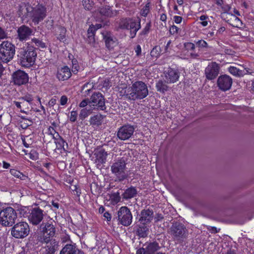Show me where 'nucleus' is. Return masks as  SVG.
<instances>
[{
    "instance_id": "nucleus-50",
    "label": "nucleus",
    "mask_w": 254,
    "mask_h": 254,
    "mask_svg": "<svg viewBox=\"0 0 254 254\" xmlns=\"http://www.w3.org/2000/svg\"><path fill=\"white\" fill-rule=\"evenodd\" d=\"M77 113L76 111H72L70 112V121L74 122L76 120Z\"/></svg>"
},
{
    "instance_id": "nucleus-2",
    "label": "nucleus",
    "mask_w": 254,
    "mask_h": 254,
    "mask_svg": "<svg viewBox=\"0 0 254 254\" xmlns=\"http://www.w3.org/2000/svg\"><path fill=\"white\" fill-rule=\"evenodd\" d=\"M148 95V89L147 85L142 81H137L128 87L125 96L127 99L135 101L143 99Z\"/></svg>"
},
{
    "instance_id": "nucleus-45",
    "label": "nucleus",
    "mask_w": 254,
    "mask_h": 254,
    "mask_svg": "<svg viewBox=\"0 0 254 254\" xmlns=\"http://www.w3.org/2000/svg\"><path fill=\"white\" fill-rule=\"evenodd\" d=\"M19 99L22 100V101H24V102L25 101H26L30 104L31 103L32 101L33 100L32 95L30 94H27L24 96L20 98Z\"/></svg>"
},
{
    "instance_id": "nucleus-13",
    "label": "nucleus",
    "mask_w": 254,
    "mask_h": 254,
    "mask_svg": "<svg viewBox=\"0 0 254 254\" xmlns=\"http://www.w3.org/2000/svg\"><path fill=\"white\" fill-rule=\"evenodd\" d=\"M44 216V211L39 207L33 208L28 216V220L30 223L34 225H37L43 219Z\"/></svg>"
},
{
    "instance_id": "nucleus-34",
    "label": "nucleus",
    "mask_w": 254,
    "mask_h": 254,
    "mask_svg": "<svg viewBox=\"0 0 254 254\" xmlns=\"http://www.w3.org/2000/svg\"><path fill=\"white\" fill-rule=\"evenodd\" d=\"M130 19L129 18L121 19L119 22V28L121 29L128 30Z\"/></svg>"
},
{
    "instance_id": "nucleus-38",
    "label": "nucleus",
    "mask_w": 254,
    "mask_h": 254,
    "mask_svg": "<svg viewBox=\"0 0 254 254\" xmlns=\"http://www.w3.org/2000/svg\"><path fill=\"white\" fill-rule=\"evenodd\" d=\"M110 199L114 202H119L121 200L120 193L119 192L112 193L110 194Z\"/></svg>"
},
{
    "instance_id": "nucleus-6",
    "label": "nucleus",
    "mask_w": 254,
    "mask_h": 254,
    "mask_svg": "<svg viewBox=\"0 0 254 254\" xmlns=\"http://www.w3.org/2000/svg\"><path fill=\"white\" fill-rule=\"evenodd\" d=\"M169 233L174 241L181 243L187 237L188 230L183 224L176 222L173 223Z\"/></svg>"
},
{
    "instance_id": "nucleus-28",
    "label": "nucleus",
    "mask_w": 254,
    "mask_h": 254,
    "mask_svg": "<svg viewBox=\"0 0 254 254\" xmlns=\"http://www.w3.org/2000/svg\"><path fill=\"white\" fill-rule=\"evenodd\" d=\"M98 11L101 15L107 17H112L117 14V11H113L111 8L108 5L99 7Z\"/></svg>"
},
{
    "instance_id": "nucleus-37",
    "label": "nucleus",
    "mask_w": 254,
    "mask_h": 254,
    "mask_svg": "<svg viewBox=\"0 0 254 254\" xmlns=\"http://www.w3.org/2000/svg\"><path fill=\"white\" fill-rule=\"evenodd\" d=\"M54 138L55 139V143L57 145V147L58 149L61 148L63 145V144L64 143V140L63 138H62L59 134V133L56 134V136H54Z\"/></svg>"
},
{
    "instance_id": "nucleus-12",
    "label": "nucleus",
    "mask_w": 254,
    "mask_h": 254,
    "mask_svg": "<svg viewBox=\"0 0 254 254\" xmlns=\"http://www.w3.org/2000/svg\"><path fill=\"white\" fill-rule=\"evenodd\" d=\"M135 127L130 125H125L119 128L117 132V136L122 140L129 139L133 135Z\"/></svg>"
},
{
    "instance_id": "nucleus-20",
    "label": "nucleus",
    "mask_w": 254,
    "mask_h": 254,
    "mask_svg": "<svg viewBox=\"0 0 254 254\" xmlns=\"http://www.w3.org/2000/svg\"><path fill=\"white\" fill-rule=\"evenodd\" d=\"M60 254H83L82 251L77 248L75 244H67L61 250Z\"/></svg>"
},
{
    "instance_id": "nucleus-14",
    "label": "nucleus",
    "mask_w": 254,
    "mask_h": 254,
    "mask_svg": "<svg viewBox=\"0 0 254 254\" xmlns=\"http://www.w3.org/2000/svg\"><path fill=\"white\" fill-rule=\"evenodd\" d=\"M90 103L101 110L106 109L104 97L100 92H95L92 95L90 98Z\"/></svg>"
},
{
    "instance_id": "nucleus-24",
    "label": "nucleus",
    "mask_w": 254,
    "mask_h": 254,
    "mask_svg": "<svg viewBox=\"0 0 254 254\" xmlns=\"http://www.w3.org/2000/svg\"><path fill=\"white\" fill-rule=\"evenodd\" d=\"M141 28L140 20L138 22L136 21L134 19L130 18V22H129L128 30H130V35L131 38L135 37L136 32Z\"/></svg>"
},
{
    "instance_id": "nucleus-44",
    "label": "nucleus",
    "mask_w": 254,
    "mask_h": 254,
    "mask_svg": "<svg viewBox=\"0 0 254 254\" xmlns=\"http://www.w3.org/2000/svg\"><path fill=\"white\" fill-rule=\"evenodd\" d=\"M196 45L199 47V48H207L208 47V44L207 43V42L206 41H205L204 40H198L196 43Z\"/></svg>"
},
{
    "instance_id": "nucleus-48",
    "label": "nucleus",
    "mask_w": 254,
    "mask_h": 254,
    "mask_svg": "<svg viewBox=\"0 0 254 254\" xmlns=\"http://www.w3.org/2000/svg\"><path fill=\"white\" fill-rule=\"evenodd\" d=\"M149 11V4H146V5L141 9V14L143 16H146Z\"/></svg>"
},
{
    "instance_id": "nucleus-27",
    "label": "nucleus",
    "mask_w": 254,
    "mask_h": 254,
    "mask_svg": "<svg viewBox=\"0 0 254 254\" xmlns=\"http://www.w3.org/2000/svg\"><path fill=\"white\" fill-rule=\"evenodd\" d=\"M33 7L30 6H20L18 10V14L20 16L25 18H31Z\"/></svg>"
},
{
    "instance_id": "nucleus-64",
    "label": "nucleus",
    "mask_w": 254,
    "mask_h": 254,
    "mask_svg": "<svg viewBox=\"0 0 254 254\" xmlns=\"http://www.w3.org/2000/svg\"><path fill=\"white\" fill-rule=\"evenodd\" d=\"M57 102V100L55 98H52L49 102L48 105L50 107L54 106Z\"/></svg>"
},
{
    "instance_id": "nucleus-4",
    "label": "nucleus",
    "mask_w": 254,
    "mask_h": 254,
    "mask_svg": "<svg viewBox=\"0 0 254 254\" xmlns=\"http://www.w3.org/2000/svg\"><path fill=\"white\" fill-rule=\"evenodd\" d=\"M15 53V47L12 43L5 41L0 44V61L8 63L13 58Z\"/></svg>"
},
{
    "instance_id": "nucleus-9",
    "label": "nucleus",
    "mask_w": 254,
    "mask_h": 254,
    "mask_svg": "<svg viewBox=\"0 0 254 254\" xmlns=\"http://www.w3.org/2000/svg\"><path fill=\"white\" fill-rule=\"evenodd\" d=\"M46 8L41 4H38L33 7L31 19L34 23L38 24L46 17Z\"/></svg>"
},
{
    "instance_id": "nucleus-52",
    "label": "nucleus",
    "mask_w": 254,
    "mask_h": 254,
    "mask_svg": "<svg viewBox=\"0 0 254 254\" xmlns=\"http://www.w3.org/2000/svg\"><path fill=\"white\" fill-rule=\"evenodd\" d=\"M54 21L52 19H49L46 22V27L49 30H52L53 28Z\"/></svg>"
},
{
    "instance_id": "nucleus-62",
    "label": "nucleus",
    "mask_w": 254,
    "mask_h": 254,
    "mask_svg": "<svg viewBox=\"0 0 254 254\" xmlns=\"http://www.w3.org/2000/svg\"><path fill=\"white\" fill-rule=\"evenodd\" d=\"M208 229L210 232H211L212 233H217L220 231V229H217V228H216L215 227H211V226H210L208 228Z\"/></svg>"
},
{
    "instance_id": "nucleus-33",
    "label": "nucleus",
    "mask_w": 254,
    "mask_h": 254,
    "mask_svg": "<svg viewBox=\"0 0 254 254\" xmlns=\"http://www.w3.org/2000/svg\"><path fill=\"white\" fill-rule=\"evenodd\" d=\"M103 117L101 114H97L91 117L89 122L93 126H99L102 124Z\"/></svg>"
},
{
    "instance_id": "nucleus-23",
    "label": "nucleus",
    "mask_w": 254,
    "mask_h": 254,
    "mask_svg": "<svg viewBox=\"0 0 254 254\" xmlns=\"http://www.w3.org/2000/svg\"><path fill=\"white\" fill-rule=\"evenodd\" d=\"M226 18H229L227 22L234 27L241 28L243 27V23L242 21L235 15L227 13Z\"/></svg>"
},
{
    "instance_id": "nucleus-55",
    "label": "nucleus",
    "mask_w": 254,
    "mask_h": 254,
    "mask_svg": "<svg viewBox=\"0 0 254 254\" xmlns=\"http://www.w3.org/2000/svg\"><path fill=\"white\" fill-rule=\"evenodd\" d=\"M179 28L175 25L172 26L170 28V32L171 34H175L178 33Z\"/></svg>"
},
{
    "instance_id": "nucleus-54",
    "label": "nucleus",
    "mask_w": 254,
    "mask_h": 254,
    "mask_svg": "<svg viewBox=\"0 0 254 254\" xmlns=\"http://www.w3.org/2000/svg\"><path fill=\"white\" fill-rule=\"evenodd\" d=\"M30 158L33 160H36L38 158V154L35 150H32L29 153Z\"/></svg>"
},
{
    "instance_id": "nucleus-61",
    "label": "nucleus",
    "mask_w": 254,
    "mask_h": 254,
    "mask_svg": "<svg viewBox=\"0 0 254 254\" xmlns=\"http://www.w3.org/2000/svg\"><path fill=\"white\" fill-rule=\"evenodd\" d=\"M173 19L176 23L179 24L182 21V17L180 16H174Z\"/></svg>"
},
{
    "instance_id": "nucleus-32",
    "label": "nucleus",
    "mask_w": 254,
    "mask_h": 254,
    "mask_svg": "<svg viewBox=\"0 0 254 254\" xmlns=\"http://www.w3.org/2000/svg\"><path fill=\"white\" fill-rule=\"evenodd\" d=\"M166 80L164 81L162 80H159L156 84V87L158 92L164 93L168 90L169 87L167 85Z\"/></svg>"
},
{
    "instance_id": "nucleus-8",
    "label": "nucleus",
    "mask_w": 254,
    "mask_h": 254,
    "mask_svg": "<svg viewBox=\"0 0 254 254\" xmlns=\"http://www.w3.org/2000/svg\"><path fill=\"white\" fill-rule=\"evenodd\" d=\"M118 220L125 226H128L132 222V216L130 210L127 206L121 207L118 212Z\"/></svg>"
},
{
    "instance_id": "nucleus-47",
    "label": "nucleus",
    "mask_w": 254,
    "mask_h": 254,
    "mask_svg": "<svg viewBox=\"0 0 254 254\" xmlns=\"http://www.w3.org/2000/svg\"><path fill=\"white\" fill-rule=\"evenodd\" d=\"M150 27H151V23L149 22H148L147 23H146L145 27L143 28L142 31L141 32L140 34L143 35L147 34L149 32V31L150 29Z\"/></svg>"
},
{
    "instance_id": "nucleus-16",
    "label": "nucleus",
    "mask_w": 254,
    "mask_h": 254,
    "mask_svg": "<svg viewBox=\"0 0 254 254\" xmlns=\"http://www.w3.org/2000/svg\"><path fill=\"white\" fill-rule=\"evenodd\" d=\"M12 78L14 84L19 86L25 84L29 80L28 74L21 70L14 72L12 74Z\"/></svg>"
},
{
    "instance_id": "nucleus-56",
    "label": "nucleus",
    "mask_w": 254,
    "mask_h": 254,
    "mask_svg": "<svg viewBox=\"0 0 254 254\" xmlns=\"http://www.w3.org/2000/svg\"><path fill=\"white\" fill-rule=\"evenodd\" d=\"M67 97L65 95H63L60 99V104L61 105H65L67 102Z\"/></svg>"
},
{
    "instance_id": "nucleus-22",
    "label": "nucleus",
    "mask_w": 254,
    "mask_h": 254,
    "mask_svg": "<svg viewBox=\"0 0 254 254\" xmlns=\"http://www.w3.org/2000/svg\"><path fill=\"white\" fill-rule=\"evenodd\" d=\"M95 163L98 168H99L101 165L106 162L107 156L108 155L107 152L105 150L101 149L97 150L95 153Z\"/></svg>"
},
{
    "instance_id": "nucleus-5",
    "label": "nucleus",
    "mask_w": 254,
    "mask_h": 254,
    "mask_svg": "<svg viewBox=\"0 0 254 254\" xmlns=\"http://www.w3.org/2000/svg\"><path fill=\"white\" fill-rule=\"evenodd\" d=\"M17 218L16 211L11 207H7L0 211V222L4 226H12Z\"/></svg>"
},
{
    "instance_id": "nucleus-3",
    "label": "nucleus",
    "mask_w": 254,
    "mask_h": 254,
    "mask_svg": "<svg viewBox=\"0 0 254 254\" xmlns=\"http://www.w3.org/2000/svg\"><path fill=\"white\" fill-rule=\"evenodd\" d=\"M55 224V222H54ZM42 230L40 233L37 236V241L39 243H48L50 241L51 239L54 237L56 229L55 224L53 222L51 223L48 222L41 225Z\"/></svg>"
},
{
    "instance_id": "nucleus-1",
    "label": "nucleus",
    "mask_w": 254,
    "mask_h": 254,
    "mask_svg": "<svg viewBox=\"0 0 254 254\" xmlns=\"http://www.w3.org/2000/svg\"><path fill=\"white\" fill-rule=\"evenodd\" d=\"M37 56L35 48L27 43L25 46L18 49L17 61L22 67H30L35 64Z\"/></svg>"
},
{
    "instance_id": "nucleus-53",
    "label": "nucleus",
    "mask_w": 254,
    "mask_h": 254,
    "mask_svg": "<svg viewBox=\"0 0 254 254\" xmlns=\"http://www.w3.org/2000/svg\"><path fill=\"white\" fill-rule=\"evenodd\" d=\"M88 103H90V99H84L79 104V107L80 108H84L88 105Z\"/></svg>"
},
{
    "instance_id": "nucleus-39",
    "label": "nucleus",
    "mask_w": 254,
    "mask_h": 254,
    "mask_svg": "<svg viewBox=\"0 0 254 254\" xmlns=\"http://www.w3.org/2000/svg\"><path fill=\"white\" fill-rule=\"evenodd\" d=\"M160 54V48L159 46L154 47L150 52V55L154 58H157Z\"/></svg>"
},
{
    "instance_id": "nucleus-30",
    "label": "nucleus",
    "mask_w": 254,
    "mask_h": 254,
    "mask_svg": "<svg viewBox=\"0 0 254 254\" xmlns=\"http://www.w3.org/2000/svg\"><path fill=\"white\" fill-rule=\"evenodd\" d=\"M137 194V190L134 187H130L127 189L123 193V198L125 199H130L134 197Z\"/></svg>"
},
{
    "instance_id": "nucleus-57",
    "label": "nucleus",
    "mask_w": 254,
    "mask_h": 254,
    "mask_svg": "<svg viewBox=\"0 0 254 254\" xmlns=\"http://www.w3.org/2000/svg\"><path fill=\"white\" fill-rule=\"evenodd\" d=\"M102 85L104 87L109 88L111 86V83L109 79H105L102 82Z\"/></svg>"
},
{
    "instance_id": "nucleus-31",
    "label": "nucleus",
    "mask_w": 254,
    "mask_h": 254,
    "mask_svg": "<svg viewBox=\"0 0 254 254\" xmlns=\"http://www.w3.org/2000/svg\"><path fill=\"white\" fill-rule=\"evenodd\" d=\"M95 32V27L94 26H90L87 31L88 43L92 46H94L95 40L94 38Z\"/></svg>"
},
{
    "instance_id": "nucleus-29",
    "label": "nucleus",
    "mask_w": 254,
    "mask_h": 254,
    "mask_svg": "<svg viewBox=\"0 0 254 254\" xmlns=\"http://www.w3.org/2000/svg\"><path fill=\"white\" fill-rule=\"evenodd\" d=\"M103 35V39L105 40L106 47L108 49L113 48L115 41L114 40L111 34L107 32L102 33Z\"/></svg>"
},
{
    "instance_id": "nucleus-25",
    "label": "nucleus",
    "mask_w": 254,
    "mask_h": 254,
    "mask_svg": "<svg viewBox=\"0 0 254 254\" xmlns=\"http://www.w3.org/2000/svg\"><path fill=\"white\" fill-rule=\"evenodd\" d=\"M71 75L70 69L64 66L58 70L57 76L60 80L64 81L68 79Z\"/></svg>"
},
{
    "instance_id": "nucleus-17",
    "label": "nucleus",
    "mask_w": 254,
    "mask_h": 254,
    "mask_svg": "<svg viewBox=\"0 0 254 254\" xmlns=\"http://www.w3.org/2000/svg\"><path fill=\"white\" fill-rule=\"evenodd\" d=\"M126 159L122 157L117 160L111 166L112 172L114 174L124 173L126 169Z\"/></svg>"
},
{
    "instance_id": "nucleus-46",
    "label": "nucleus",
    "mask_w": 254,
    "mask_h": 254,
    "mask_svg": "<svg viewBox=\"0 0 254 254\" xmlns=\"http://www.w3.org/2000/svg\"><path fill=\"white\" fill-rule=\"evenodd\" d=\"M146 227H139V228H138L137 230V232L138 233V235L142 237H146L147 235V233L146 232Z\"/></svg>"
},
{
    "instance_id": "nucleus-19",
    "label": "nucleus",
    "mask_w": 254,
    "mask_h": 254,
    "mask_svg": "<svg viewBox=\"0 0 254 254\" xmlns=\"http://www.w3.org/2000/svg\"><path fill=\"white\" fill-rule=\"evenodd\" d=\"M159 249L160 247L157 243H150L145 247L138 249L136 251V254H154Z\"/></svg>"
},
{
    "instance_id": "nucleus-26",
    "label": "nucleus",
    "mask_w": 254,
    "mask_h": 254,
    "mask_svg": "<svg viewBox=\"0 0 254 254\" xmlns=\"http://www.w3.org/2000/svg\"><path fill=\"white\" fill-rule=\"evenodd\" d=\"M46 244V250L47 254H54L57 250L59 247V243L55 239H51L50 241L48 243H41Z\"/></svg>"
},
{
    "instance_id": "nucleus-15",
    "label": "nucleus",
    "mask_w": 254,
    "mask_h": 254,
    "mask_svg": "<svg viewBox=\"0 0 254 254\" xmlns=\"http://www.w3.org/2000/svg\"><path fill=\"white\" fill-rule=\"evenodd\" d=\"M233 80L228 75H220L217 79V84L219 88L223 91L229 90L232 86Z\"/></svg>"
},
{
    "instance_id": "nucleus-41",
    "label": "nucleus",
    "mask_w": 254,
    "mask_h": 254,
    "mask_svg": "<svg viewBox=\"0 0 254 254\" xmlns=\"http://www.w3.org/2000/svg\"><path fill=\"white\" fill-rule=\"evenodd\" d=\"M32 42L34 43L35 45L37 47L44 48L46 47L45 44L41 40L37 39V38H33L32 39Z\"/></svg>"
},
{
    "instance_id": "nucleus-43",
    "label": "nucleus",
    "mask_w": 254,
    "mask_h": 254,
    "mask_svg": "<svg viewBox=\"0 0 254 254\" xmlns=\"http://www.w3.org/2000/svg\"><path fill=\"white\" fill-rule=\"evenodd\" d=\"M72 71L74 74H76L79 68V65L78 64L77 61L75 59L72 60Z\"/></svg>"
},
{
    "instance_id": "nucleus-40",
    "label": "nucleus",
    "mask_w": 254,
    "mask_h": 254,
    "mask_svg": "<svg viewBox=\"0 0 254 254\" xmlns=\"http://www.w3.org/2000/svg\"><path fill=\"white\" fill-rule=\"evenodd\" d=\"M93 5V1L90 0H83V5L85 9L90 10Z\"/></svg>"
},
{
    "instance_id": "nucleus-60",
    "label": "nucleus",
    "mask_w": 254,
    "mask_h": 254,
    "mask_svg": "<svg viewBox=\"0 0 254 254\" xmlns=\"http://www.w3.org/2000/svg\"><path fill=\"white\" fill-rule=\"evenodd\" d=\"M135 52L137 56H139L141 53V48L140 45H138L135 48Z\"/></svg>"
},
{
    "instance_id": "nucleus-10",
    "label": "nucleus",
    "mask_w": 254,
    "mask_h": 254,
    "mask_svg": "<svg viewBox=\"0 0 254 254\" xmlns=\"http://www.w3.org/2000/svg\"><path fill=\"white\" fill-rule=\"evenodd\" d=\"M220 70L219 64L215 62L208 64L204 70V74L207 79L212 80L216 78Z\"/></svg>"
},
{
    "instance_id": "nucleus-36",
    "label": "nucleus",
    "mask_w": 254,
    "mask_h": 254,
    "mask_svg": "<svg viewBox=\"0 0 254 254\" xmlns=\"http://www.w3.org/2000/svg\"><path fill=\"white\" fill-rule=\"evenodd\" d=\"M228 71L232 74L238 76H242L244 74L243 72L241 70H240L234 66H230L229 67Z\"/></svg>"
},
{
    "instance_id": "nucleus-35",
    "label": "nucleus",
    "mask_w": 254,
    "mask_h": 254,
    "mask_svg": "<svg viewBox=\"0 0 254 254\" xmlns=\"http://www.w3.org/2000/svg\"><path fill=\"white\" fill-rule=\"evenodd\" d=\"M92 111L90 109H87L86 108L82 109L79 114V119L83 121L87 118L91 113Z\"/></svg>"
},
{
    "instance_id": "nucleus-7",
    "label": "nucleus",
    "mask_w": 254,
    "mask_h": 254,
    "mask_svg": "<svg viewBox=\"0 0 254 254\" xmlns=\"http://www.w3.org/2000/svg\"><path fill=\"white\" fill-rule=\"evenodd\" d=\"M29 227L27 223L21 221L15 224L11 229V235L17 239L26 237L29 234Z\"/></svg>"
},
{
    "instance_id": "nucleus-49",
    "label": "nucleus",
    "mask_w": 254,
    "mask_h": 254,
    "mask_svg": "<svg viewBox=\"0 0 254 254\" xmlns=\"http://www.w3.org/2000/svg\"><path fill=\"white\" fill-rule=\"evenodd\" d=\"M185 47L188 51H194L195 47V45L192 43H187L185 44Z\"/></svg>"
},
{
    "instance_id": "nucleus-58",
    "label": "nucleus",
    "mask_w": 254,
    "mask_h": 254,
    "mask_svg": "<svg viewBox=\"0 0 254 254\" xmlns=\"http://www.w3.org/2000/svg\"><path fill=\"white\" fill-rule=\"evenodd\" d=\"M65 182L70 185H72L74 183V181L73 179L70 176H66V178L65 179Z\"/></svg>"
},
{
    "instance_id": "nucleus-18",
    "label": "nucleus",
    "mask_w": 254,
    "mask_h": 254,
    "mask_svg": "<svg viewBox=\"0 0 254 254\" xmlns=\"http://www.w3.org/2000/svg\"><path fill=\"white\" fill-rule=\"evenodd\" d=\"M165 80L168 83L177 82L180 77L179 72L175 69L169 68L164 72Z\"/></svg>"
},
{
    "instance_id": "nucleus-59",
    "label": "nucleus",
    "mask_w": 254,
    "mask_h": 254,
    "mask_svg": "<svg viewBox=\"0 0 254 254\" xmlns=\"http://www.w3.org/2000/svg\"><path fill=\"white\" fill-rule=\"evenodd\" d=\"M49 131L50 132V133L52 135H53V137H54V136H56V134L57 133H58V132H57L54 127H49Z\"/></svg>"
},
{
    "instance_id": "nucleus-42",
    "label": "nucleus",
    "mask_w": 254,
    "mask_h": 254,
    "mask_svg": "<svg viewBox=\"0 0 254 254\" xmlns=\"http://www.w3.org/2000/svg\"><path fill=\"white\" fill-rule=\"evenodd\" d=\"M59 30L60 31V34L58 37V38L60 41L64 40L65 38L66 30L64 28L62 27H59Z\"/></svg>"
},
{
    "instance_id": "nucleus-21",
    "label": "nucleus",
    "mask_w": 254,
    "mask_h": 254,
    "mask_svg": "<svg viewBox=\"0 0 254 254\" xmlns=\"http://www.w3.org/2000/svg\"><path fill=\"white\" fill-rule=\"evenodd\" d=\"M153 217V212L152 210L149 209H144L141 211L140 213V217L139 221L143 224L145 225L149 223L152 220Z\"/></svg>"
},
{
    "instance_id": "nucleus-63",
    "label": "nucleus",
    "mask_w": 254,
    "mask_h": 254,
    "mask_svg": "<svg viewBox=\"0 0 254 254\" xmlns=\"http://www.w3.org/2000/svg\"><path fill=\"white\" fill-rule=\"evenodd\" d=\"M6 37V34L4 30L0 27V39H4Z\"/></svg>"
},
{
    "instance_id": "nucleus-51",
    "label": "nucleus",
    "mask_w": 254,
    "mask_h": 254,
    "mask_svg": "<svg viewBox=\"0 0 254 254\" xmlns=\"http://www.w3.org/2000/svg\"><path fill=\"white\" fill-rule=\"evenodd\" d=\"M207 17L205 15H201L199 19L201 21V24L203 26H206L208 24L207 21L206 20Z\"/></svg>"
},
{
    "instance_id": "nucleus-11",
    "label": "nucleus",
    "mask_w": 254,
    "mask_h": 254,
    "mask_svg": "<svg viewBox=\"0 0 254 254\" xmlns=\"http://www.w3.org/2000/svg\"><path fill=\"white\" fill-rule=\"evenodd\" d=\"M34 30L28 26L22 25L16 30V38L20 42H25L29 39L31 35H34Z\"/></svg>"
}]
</instances>
